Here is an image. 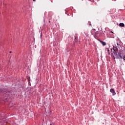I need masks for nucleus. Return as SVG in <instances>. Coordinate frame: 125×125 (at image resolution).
Wrapping results in <instances>:
<instances>
[{
	"mask_svg": "<svg viewBox=\"0 0 125 125\" xmlns=\"http://www.w3.org/2000/svg\"><path fill=\"white\" fill-rule=\"evenodd\" d=\"M113 49L114 50L113 54L115 56H117V54H118V48L117 46H114L113 47Z\"/></svg>",
	"mask_w": 125,
	"mask_h": 125,
	"instance_id": "obj_1",
	"label": "nucleus"
},
{
	"mask_svg": "<svg viewBox=\"0 0 125 125\" xmlns=\"http://www.w3.org/2000/svg\"><path fill=\"white\" fill-rule=\"evenodd\" d=\"M110 92L112 93V95H116V92H115V90L114 89L112 88L110 90Z\"/></svg>",
	"mask_w": 125,
	"mask_h": 125,
	"instance_id": "obj_3",
	"label": "nucleus"
},
{
	"mask_svg": "<svg viewBox=\"0 0 125 125\" xmlns=\"http://www.w3.org/2000/svg\"><path fill=\"white\" fill-rule=\"evenodd\" d=\"M50 125H52V124H50Z\"/></svg>",
	"mask_w": 125,
	"mask_h": 125,
	"instance_id": "obj_11",
	"label": "nucleus"
},
{
	"mask_svg": "<svg viewBox=\"0 0 125 125\" xmlns=\"http://www.w3.org/2000/svg\"><path fill=\"white\" fill-rule=\"evenodd\" d=\"M94 38H95V39H96V38H98V37H99V33H98V31H97L95 33V34L94 35Z\"/></svg>",
	"mask_w": 125,
	"mask_h": 125,
	"instance_id": "obj_2",
	"label": "nucleus"
},
{
	"mask_svg": "<svg viewBox=\"0 0 125 125\" xmlns=\"http://www.w3.org/2000/svg\"><path fill=\"white\" fill-rule=\"evenodd\" d=\"M10 53H11V51H10Z\"/></svg>",
	"mask_w": 125,
	"mask_h": 125,
	"instance_id": "obj_8",
	"label": "nucleus"
},
{
	"mask_svg": "<svg viewBox=\"0 0 125 125\" xmlns=\"http://www.w3.org/2000/svg\"><path fill=\"white\" fill-rule=\"evenodd\" d=\"M100 42L101 43H102V44L103 45H104V46L106 45V42H104L103 41H100Z\"/></svg>",
	"mask_w": 125,
	"mask_h": 125,
	"instance_id": "obj_4",
	"label": "nucleus"
},
{
	"mask_svg": "<svg viewBox=\"0 0 125 125\" xmlns=\"http://www.w3.org/2000/svg\"><path fill=\"white\" fill-rule=\"evenodd\" d=\"M49 22L50 23V21H49Z\"/></svg>",
	"mask_w": 125,
	"mask_h": 125,
	"instance_id": "obj_9",
	"label": "nucleus"
},
{
	"mask_svg": "<svg viewBox=\"0 0 125 125\" xmlns=\"http://www.w3.org/2000/svg\"><path fill=\"white\" fill-rule=\"evenodd\" d=\"M120 57H121V58H122V56H120Z\"/></svg>",
	"mask_w": 125,
	"mask_h": 125,
	"instance_id": "obj_10",
	"label": "nucleus"
},
{
	"mask_svg": "<svg viewBox=\"0 0 125 125\" xmlns=\"http://www.w3.org/2000/svg\"><path fill=\"white\" fill-rule=\"evenodd\" d=\"M119 26L120 27H125V24L124 23H120Z\"/></svg>",
	"mask_w": 125,
	"mask_h": 125,
	"instance_id": "obj_5",
	"label": "nucleus"
},
{
	"mask_svg": "<svg viewBox=\"0 0 125 125\" xmlns=\"http://www.w3.org/2000/svg\"><path fill=\"white\" fill-rule=\"evenodd\" d=\"M125 57L124 56V59H124V60L125 61Z\"/></svg>",
	"mask_w": 125,
	"mask_h": 125,
	"instance_id": "obj_6",
	"label": "nucleus"
},
{
	"mask_svg": "<svg viewBox=\"0 0 125 125\" xmlns=\"http://www.w3.org/2000/svg\"><path fill=\"white\" fill-rule=\"evenodd\" d=\"M33 1H36V0H33Z\"/></svg>",
	"mask_w": 125,
	"mask_h": 125,
	"instance_id": "obj_7",
	"label": "nucleus"
}]
</instances>
